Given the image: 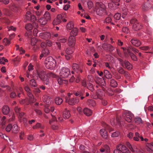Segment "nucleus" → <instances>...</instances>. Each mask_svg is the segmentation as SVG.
Instances as JSON below:
<instances>
[{"mask_svg": "<svg viewBox=\"0 0 153 153\" xmlns=\"http://www.w3.org/2000/svg\"><path fill=\"white\" fill-rule=\"evenodd\" d=\"M59 85H62V83H67L65 80L61 78H59L57 79Z\"/></svg>", "mask_w": 153, "mask_h": 153, "instance_id": "58836bf2", "label": "nucleus"}, {"mask_svg": "<svg viewBox=\"0 0 153 153\" xmlns=\"http://www.w3.org/2000/svg\"><path fill=\"white\" fill-rule=\"evenodd\" d=\"M27 95L29 97V101L30 102L33 103L36 100L34 98V96L30 92H27Z\"/></svg>", "mask_w": 153, "mask_h": 153, "instance_id": "5701e85b", "label": "nucleus"}, {"mask_svg": "<svg viewBox=\"0 0 153 153\" xmlns=\"http://www.w3.org/2000/svg\"><path fill=\"white\" fill-rule=\"evenodd\" d=\"M78 29L76 28H74L71 30L70 34L71 35L74 36L75 37V36H76L77 35L78 33Z\"/></svg>", "mask_w": 153, "mask_h": 153, "instance_id": "b1692460", "label": "nucleus"}, {"mask_svg": "<svg viewBox=\"0 0 153 153\" xmlns=\"http://www.w3.org/2000/svg\"><path fill=\"white\" fill-rule=\"evenodd\" d=\"M67 41V39L65 38L62 37L61 38H58V42L59 43L64 44Z\"/></svg>", "mask_w": 153, "mask_h": 153, "instance_id": "c9c22d12", "label": "nucleus"}, {"mask_svg": "<svg viewBox=\"0 0 153 153\" xmlns=\"http://www.w3.org/2000/svg\"><path fill=\"white\" fill-rule=\"evenodd\" d=\"M110 86L113 88L117 87V82L114 79H112L110 80Z\"/></svg>", "mask_w": 153, "mask_h": 153, "instance_id": "a878e982", "label": "nucleus"}, {"mask_svg": "<svg viewBox=\"0 0 153 153\" xmlns=\"http://www.w3.org/2000/svg\"><path fill=\"white\" fill-rule=\"evenodd\" d=\"M38 128H39L41 129H43L44 128V126L42 125L40 123H38L33 127V129H36Z\"/></svg>", "mask_w": 153, "mask_h": 153, "instance_id": "473e14b6", "label": "nucleus"}, {"mask_svg": "<svg viewBox=\"0 0 153 153\" xmlns=\"http://www.w3.org/2000/svg\"><path fill=\"white\" fill-rule=\"evenodd\" d=\"M148 4H145L142 6V9L143 11H145L148 10L149 8H151L150 6H148Z\"/></svg>", "mask_w": 153, "mask_h": 153, "instance_id": "72a5a7b5", "label": "nucleus"}, {"mask_svg": "<svg viewBox=\"0 0 153 153\" xmlns=\"http://www.w3.org/2000/svg\"><path fill=\"white\" fill-rule=\"evenodd\" d=\"M123 74L126 78L128 79H130V75L127 72L125 71Z\"/></svg>", "mask_w": 153, "mask_h": 153, "instance_id": "0e129e2a", "label": "nucleus"}, {"mask_svg": "<svg viewBox=\"0 0 153 153\" xmlns=\"http://www.w3.org/2000/svg\"><path fill=\"white\" fill-rule=\"evenodd\" d=\"M52 123L51 121H49V123L51 125L52 128L53 130L57 129L59 128L58 126L56 125H55L54 123L52 124Z\"/></svg>", "mask_w": 153, "mask_h": 153, "instance_id": "f704fd0d", "label": "nucleus"}, {"mask_svg": "<svg viewBox=\"0 0 153 153\" xmlns=\"http://www.w3.org/2000/svg\"><path fill=\"white\" fill-rule=\"evenodd\" d=\"M105 22L106 23L110 24L112 25H114V23L112 22L111 18L109 17L106 18L105 20Z\"/></svg>", "mask_w": 153, "mask_h": 153, "instance_id": "2f4dec72", "label": "nucleus"}, {"mask_svg": "<svg viewBox=\"0 0 153 153\" xmlns=\"http://www.w3.org/2000/svg\"><path fill=\"white\" fill-rule=\"evenodd\" d=\"M83 113L85 115L87 116H90L92 113V111L87 108H85L83 109Z\"/></svg>", "mask_w": 153, "mask_h": 153, "instance_id": "aec40b11", "label": "nucleus"}, {"mask_svg": "<svg viewBox=\"0 0 153 153\" xmlns=\"http://www.w3.org/2000/svg\"><path fill=\"white\" fill-rule=\"evenodd\" d=\"M120 64L124 68H126L129 70L132 68V65L128 61L124 60L120 58H118Z\"/></svg>", "mask_w": 153, "mask_h": 153, "instance_id": "20e7f679", "label": "nucleus"}, {"mask_svg": "<svg viewBox=\"0 0 153 153\" xmlns=\"http://www.w3.org/2000/svg\"><path fill=\"white\" fill-rule=\"evenodd\" d=\"M130 42L133 45L137 47L140 46L141 44V42L135 38H132L130 41Z\"/></svg>", "mask_w": 153, "mask_h": 153, "instance_id": "6e6552de", "label": "nucleus"}, {"mask_svg": "<svg viewBox=\"0 0 153 153\" xmlns=\"http://www.w3.org/2000/svg\"><path fill=\"white\" fill-rule=\"evenodd\" d=\"M39 36L42 39H46L50 37V34L48 32L42 33L40 34Z\"/></svg>", "mask_w": 153, "mask_h": 153, "instance_id": "2eb2a0df", "label": "nucleus"}, {"mask_svg": "<svg viewBox=\"0 0 153 153\" xmlns=\"http://www.w3.org/2000/svg\"><path fill=\"white\" fill-rule=\"evenodd\" d=\"M85 93L84 90L78 91L74 93L75 95L76 96H83Z\"/></svg>", "mask_w": 153, "mask_h": 153, "instance_id": "c756f323", "label": "nucleus"}, {"mask_svg": "<svg viewBox=\"0 0 153 153\" xmlns=\"http://www.w3.org/2000/svg\"><path fill=\"white\" fill-rule=\"evenodd\" d=\"M56 45L57 46V47L59 49V52L61 53V54L62 56L64 55L63 51L64 50V49H63V48L64 47V44L58 42L56 43Z\"/></svg>", "mask_w": 153, "mask_h": 153, "instance_id": "4468645a", "label": "nucleus"}, {"mask_svg": "<svg viewBox=\"0 0 153 153\" xmlns=\"http://www.w3.org/2000/svg\"><path fill=\"white\" fill-rule=\"evenodd\" d=\"M131 152L124 145L120 144L116 147V149L114 150V153H131Z\"/></svg>", "mask_w": 153, "mask_h": 153, "instance_id": "f03ea898", "label": "nucleus"}, {"mask_svg": "<svg viewBox=\"0 0 153 153\" xmlns=\"http://www.w3.org/2000/svg\"><path fill=\"white\" fill-rule=\"evenodd\" d=\"M72 68L73 70L76 71L77 73L80 72L82 73V70L81 68H80L79 65L76 63H74L73 64Z\"/></svg>", "mask_w": 153, "mask_h": 153, "instance_id": "dca6fc26", "label": "nucleus"}, {"mask_svg": "<svg viewBox=\"0 0 153 153\" xmlns=\"http://www.w3.org/2000/svg\"><path fill=\"white\" fill-rule=\"evenodd\" d=\"M51 19L49 13L46 11L43 17H41L39 20L38 22L42 26L45 25Z\"/></svg>", "mask_w": 153, "mask_h": 153, "instance_id": "7ed1b4c3", "label": "nucleus"}, {"mask_svg": "<svg viewBox=\"0 0 153 153\" xmlns=\"http://www.w3.org/2000/svg\"><path fill=\"white\" fill-rule=\"evenodd\" d=\"M129 56L132 60L134 61H137V56L133 53H131Z\"/></svg>", "mask_w": 153, "mask_h": 153, "instance_id": "ea45409f", "label": "nucleus"}, {"mask_svg": "<svg viewBox=\"0 0 153 153\" xmlns=\"http://www.w3.org/2000/svg\"><path fill=\"white\" fill-rule=\"evenodd\" d=\"M129 49H130L131 50L133 51L135 53H137L139 52V51L137 49L132 46H129Z\"/></svg>", "mask_w": 153, "mask_h": 153, "instance_id": "49530a36", "label": "nucleus"}, {"mask_svg": "<svg viewBox=\"0 0 153 153\" xmlns=\"http://www.w3.org/2000/svg\"><path fill=\"white\" fill-rule=\"evenodd\" d=\"M46 79H43L42 80L44 81V84L46 85H49V80L48 79V76L47 77Z\"/></svg>", "mask_w": 153, "mask_h": 153, "instance_id": "680f3d73", "label": "nucleus"}, {"mask_svg": "<svg viewBox=\"0 0 153 153\" xmlns=\"http://www.w3.org/2000/svg\"><path fill=\"white\" fill-rule=\"evenodd\" d=\"M102 148L105 151H106L107 152H109V147L107 145H104Z\"/></svg>", "mask_w": 153, "mask_h": 153, "instance_id": "6e6d98bb", "label": "nucleus"}, {"mask_svg": "<svg viewBox=\"0 0 153 153\" xmlns=\"http://www.w3.org/2000/svg\"><path fill=\"white\" fill-rule=\"evenodd\" d=\"M38 40L35 38H33L31 40V45H35L37 43Z\"/></svg>", "mask_w": 153, "mask_h": 153, "instance_id": "a18cd8bd", "label": "nucleus"}, {"mask_svg": "<svg viewBox=\"0 0 153 153\" xmlns=\"http://www.w3.org/2000/svg\"><path fill=\"white\" fill-rule=\"evenodd\" d=\"M88 88L91 92H93L94 90V89L93 88V85L91 83H90L88 85Z\"/></svg>", "mask_w": 153, "mask_h": 153, "instance_id": "5fc2aeb1", "label": "nucleus"}, {"mask_svg": "<svg viewBox=\"0 0 153 153\" xmlns=\"http://www.w3.org/2000/svg\"><path fill=\"white\" fill-rule=\"evenodd\" d=\"M77 110L79 113L80 114H83V109H82V108L80 107H78L77 108Z\"/></svg>", "mask_w": 153, "mask_h": 153, "instance_id": "09e8293b", "label": "nucleus"}, {"mask_svg": "<svg viewBox=\"0 0 153 153\" xmlns=\"http://www.w3.org/2000/svg\"><path fill=\"white\" fill-rule=\"evenodd\" d=\"M55 100L56 104L57 105H60L63 101L62 99L59 97H56Z\"/></svg>", "mask_w": 153, "mask_h": 153, "instance_id": "c85d7f7f", "label": "nucleus"}, {"mask_svg": "<svg viewBox=\"0 0 153 153\" xmlns=\"http://www.w3.org/2000/svg\"><path fill=\"white\" fill-rule=\"evenodd\" d=\"M29 19L31 21H34L36 20V18L35 16L34 15H31L29 17Z\"/></svg>", "mask_w": 153, "mask_h": 153, "instance_id": "13d9d810", "label": "nucleus"}, {"mask_svg": "<svg viewBox=\"0 0 153 153\" xmlns=\"http://www.w3.org/2000/svg\"><path fill=\"white\" fill-rule=\"evenodd\" d=\"M87 104L89 106H94L96 105L94 100L92 99L88 100L87 101Z\"/></svg>", "mask_w": 153, "mask_h": 153, "instance_id": "bb28decb", "label": "nucleus"}, {"mask_svg": "<svg viewBox=\"0 0 153 153\" xmlns=\"http://www.w3.org/2000/svg\"><path fill=\"white\" fill-rule=\"evenodd\" d=\"M2 111L4 115L8 114L10 112V109L8 106L7 105L4 106L2 108Z\"/></svg>", "mask_w": 153, "mask_h": 153, "instance_id": "6ab92c4d", "label": "nucleus"}, {"mask_svg": "<svg viewBox=\"0 0 153 153\" xmlns=\"http://www.w3.org/2000/svg\"><path fill=\"white\" fill-rule=\"evenodd\" d=\"M71 116L68 110L66 109L63 111V117L64 119H67L69 118Z\"/></svg>", "mask_w": 153, "mask_h": 153, "instance_id": "4be33fe9", "label": "nucleus"}, {"mask_svg": "<svg viewBox=\"0 0 153 153\" xmlns=\"http://www.w3.org/2000/svg\"><path fill=\"white\" fill-rule=\"evenodd\" d=\"M5 130L7 132H9L11 130H12V126L11 124L8 125L6 128Z\"/></svg>", "mask_w": 153, "mask_h": 153, "instance_id": "8fccbe9b", "label": "nucleus"}, {"mask_svg": "<svg viewBox=\"0 0 153 153\" xmlns=\"http://www.w3.org/2000/svg\"><path fill=\"white\" fill-rule=\"evenodd\" d=\"M135 137H134L133 138L134 140L135 141H138L139 140V137H140L139 134L138 132H136L135 133Z\"/></svg>", "mask_w": 153, "mask_h": 153, "instance_id": "864d4df0", "label": "nucleus"}, {"mask_svg": "<svg viewBox=\"0 0 153 153\" xmlns=\"http://www.w3.org/2000/svg\"><path fill=\"white\" fill-rule=\"evenodd\" d=\"M130 23L132 25L133 29L135 30H137L142 28V25L139 23L136 19H131Z\"/></svg>", "mask_w": 153, "mask_h": 153, "instance_id": "39448f33", "label": "nucleus"}, {"mask_svg": "<svg viewBox=\"0 0 153 153\" xmlns=\"http://www.w3.org/2000/svg\"><path fill=\"white\" fill-rule=\"evenodd\" d=\"M62 20V16L61 14L57 15L56 18L53 21V25H57L60 24Z\"/></svg>", "mask_w": 153, "mask_h": 153, "instance_id": "ddd939ff", "label": "nucleus"}, {"mask_svg": "<svg viewBox=\"0 0 153 153\" xmlns=\"http://www.w3.org/2000/svg\"><path fill=\"white\" fill-rule=\"evenodd\" d=\"M18 129V127L16 124H15L12 126V130L13 131V132L14 133H16Z\"/></svg>", "mask_w": 153, "mask_h": 153, "instance_id": "4c0bfd02", "label": "nucleus"}, {"mask_svg": "<svg viewBox=\"0 0 153 153\" xmlns=\"http://www.w3.org/2000/svg\"><path fill=\"white\" fill-rule=\"evenodd\" d=\"M37 75L39 78L41 80L46 79L47 75L45 72L43 71H37Z\"/></svg>", "mask_w": 153, "mask_h": 153, "instance_id": "1a4fd4ad", "label": "nucleus"}, {"mask_svg": "<svg viewBox=\"0 0 153 153\" xmlns=\"http://www.w3.org/2000/svg\"><path fill=\"white\" fill-rule=\"evenodd\" d=\"M74 27V24L71 22H69L67 25V27L69 30L71 29Z\"/></svg>", "mask_w": 153, "mask_h": 153, "instance_id": "e433bc0d", "label": "nucleus"}, {"mask_svg": "<svg viewBox=\"0 0 153 153\" xmlns=\"http://www.w3.org/2000/svg\"><path fill=\"white\" fill-rule=\"evenodd\" d=\"M6 117L3 116L2 118H0V126L2 124V125H4L5 123Z\"/></svg>", "mask_w": 153, "mask_h": 153, "instance_id": "37998d69", "label": "nucleus"}, {"mask_svg": "<svg viewBox=\"0 0 153 153\" xmlns=\"http://www.w3.org/2000/svg\"><path fill=\"white\" fill-rule=\"evenodd\" d=\"M97 14L99 16L104 15L106 13V10L105 9V6L100 7L98 8L96 10Z\"/></svg>", "mask_w": 153, "mask_h": 153, "instance_id": "9d476101", "label": "nucleus"}, {"mask_svg": "<svg viewBox=\"0 0 153 153\" xmlns=\"http://www.w3.org/2000/svg\"><path fill=\"white\" fill-rule=\"evenodd\" d=\"M29 83L30 85L36 87L37 86L36 81L34 79H32L30 80Z\"/></svg>", "mask_w": 153, "mask_h": 153, "instance_id": "c03bdc74", "label": "nucleus"}, {"mask_svg": "<svg viewBox=\"0 0 153 153\" xmlns=\"http://www.w3.org/2000/svg\"><path fill=\"white\" fill-rule=\"evenodd\" d=\"M43 101L47 105H48L51 103V100L49 97L45 96L43 98Z\"/></svg>", "mask_w": 153, "mask_h": 153, "instance_id": "393cba45", "label": "nucleus"}, {"mask_svg": "<svg viewBox=\"0 0 153 153\" xmlns=\"http://www.w3.org/2000/svg\"><path fill=\"white\" fill-rule=\"evenodd\" d=\"M45 43L46 44V46H47L49 47H50L52 45V42L50 40H46Z\"/></svg>", "mask_w": 153, "mask_h": 153, "instance_id": "e2e57ef3", "label": "nucleus"}, {"mask_svg": "<svg viewBox=\"0 0 153 153\" xmlns=\"http://www.w3.org/2000/svg\"><path fill=\"white\" fill-rule=\"evenodd\" d=\"M88 7L89 9H91L93 6V2L91 1H89L88 2Z\"/></svg>", "mask_w": 153, "mask_h": 153, "instance_id": "774afa93", "label": "nucleus"}, {"mask_svg": "<svg viewBox=\"0 0 153 153\" xmlns=\"http://www.w3.org/2000/svg\"><path fill=\"white\" fill-rule=\"evenodd\" d=\"M100 133L102 137L105 139H107L108 135L107 132L105 129H102L100 131Z\"/></svg>", "mask_w": 153, "mask_h": 153, "instance_id": "a211bd4d", "label": "nucleus"}, {"mask_svg": "<svg viewBox=\"0 0 153 153\" xmlns=\"http://www.w3.org/2000/svg\"><path fill=\"white\" fill-rule=\"evenodd\" d=\"M68 97H65V102L68 103L69 104L71 105H73L76 104L77 103L79 102V100L78 98H70L69 97V94H68Z\"/></svg>", "mask_w": 153, "mask_h": 153, "instance_id": "423d86ee", "label": "nucleus"}, {"mask_svg": "<svg viewBox=\"0 0 153 153\" xmlns=\"http://www.w3.org/2000/svg\"><path fill=\"white\" fill-rule=\"evenodd\" d=\"M118 72L121 74H123L126 71H125L122 67H120L117 69Z\"/></svg>", "mask_w": 153, "mask_h": 153, "instance_id": "de8ad7c7", "label": "nucleus"}, {"mask_svg": "<svg viewBox=\"0 0 153 153\" xmlns=\"http://www.w3.org/2000/svg\"><path fill=\"white\" fill-rule=\"evenodd\" d=\"M120 134V132L119 131H117L112 133L111 137H117L119 136Z\"/></svg>", "mask_w": 153, "mask_h": 153, "instance_id": "79ce46f5", "label": "nucleus"}, {"mask_svg": "<svg viewBox=\"0 0 153 153\" xmlns=\"http://www.w3.org/2000/svg\"><path fill=\"white\" fill-rule=\"evenodd\" d=\"M45 64L48 69H52L56 66V61L52 57L49 56L46 59Z\"/></svg>", "mask_w": 153, "mask_h": 153, "instance_id": "f257e3e1", "label": "nucleus"}, {"mask_svg": "<svg viewBox=\"0 0 153 153\" xmlns=\"http://www.w3.org/2000/svg\"><path fill=\"white\" fill-rule=\"evenodd\" d=\"M49 50L47 48H45L43 50L41 54L40 55V59H41L44 56H45L50 53Z\"/></svg>", "mask_w": 153, "mask_h": 153, "instance_id": "f3484780", "label": "nucleus"}, {"mask_svg": "<svg viewBox=\"0 0 153 153\" xmlns=\"http://www.w3.org/2000/svg\"><path fill=\"white\" fill-rule=\"evenodd\" d=\"M149 48V47L148 46L141 47L140 48V49L143 51H147Z\"/></svg>", "mask_w": 153, "mask_h": 153, "instance_id": "69168bd1", "label": "nucleus"}, {"mask_svg": "<svg viewBox=\"0 0 153 153\" xmlns=\"http://www.w3.org/2000/svg\"><path fill=\"white\" fill-rule=\"evenodd\" d=\"M21 108H19L18 107H16L15 108V110L16 113L18 115L20 113Z\"/></svg>", "mask_w": 153, "mask_h": 153, "instance_id": "052dcab7", "label": "nucleus"}, {"mask_svg": "<svg viewBox=\"0 0 153 153\" xmlns=\"http://www.w3.org/2000/svg\"><path fill=\"white\" fill-rule=\"evenodd\" d=\"M114 78L117 80H118L121 78V76L118 73H116L114 75Z\"/></svg>", "mask_w": 153, "mask_h": 153, "instance_id": "bf43d9fd", "label": "nucleus"}, {"mask_svg": "<svg viewBox=\"0 0 153 153\" xmlns=\"http://www.w3.org/2000/svg\"><path fill=\"white\" fill-rule=\"evenodd\" d=\"M75 37L72 35H70L68 39V45L69 46L74 47L75 45Z\"/></svg>", "mask_w": 153, "mask_h": 153, "instance_id": "9b49d317", "label": "nucleus"}, {"mask_svg": "<svg viewBox=\"0 0 153 153\" xmlns=\"http://www.w3.org/2000/svg\"><path fill=\"white\" fill-rule=\"evenodd\" d=\"M74 50V48L72 47L67 48L65 50V53L67 55H71L73 53Z\"/></svg>", "mask_w": 153, "mask_h": 153, "instance_id": "412c9836", "label": "nucleus"}, {"mask_svg": "<svg viewBox=\"0 0 153 153\" xmlns=\"http://www.w3.org/2000/svg\"><path fill=\"white\" fill-rule=\"evenodd\" d=\"M60 75L63 78H66L70 74L69 69L63 68L60 70Z\"/></svg>", "mask_w": 153, "mask_h": 153, "instance_id": "0eeeda50", "label": "nucleus"}, {"mask_svg": "<svg viewBox=\"0 0 153 153\" xmlns=\"http://www.w3.org/2000/svg\"><path fill=\"white\" fill-rule=\"evenodd\" d=\"M133 117V114L131 112L126 113L124 116V119L127 122L130 123Z\"/></svg>", "mask_w": 153, "mask_h": 153, "instance_id": "f8f14e48", "label": "nucleus"}, {"mask_svg": "<svg viewBox=\"0 0 153 153\" xmlns=\"http://www.w3.org/2000/svg\"><path fill=\"white\" fill-rule=\"evenodd\" d=\"M33 27V26L31 24H28L26 25L25 26L26 29L28 31L31 30L32 29Z\"/></svg>", "mask_w": 153, "mask_h": 153, "instance_id": "a19ab883", "label": "nucleus"}, {"mask_svg": "<svg viewBox=\"0 0 153 153\" xmlns=\"http://www.w3.org/2000/svg\"><path fill=\"white\" fill-rule=\"evenodd\" d=\"M115 4H114L113 2H110L108 4V7L110 8L111 9L114 7Z\"/></svg>", "mask_w": 153, "mask_h": 153, "instance_id": "338daca9", "label": "nucleus"}, {"mask_svg": "<svg viewBox=\"0 0 153 153\" xmlns=\"http://www.w3.org/2000/svg\"><path fill=\"white\" fill-rule=\"evenodd\" d=\"M130 50V49H129V47H128L127 49L126 48V49L124 50L123 52L126 56H128V55H129L130 53H131Z\"/></svg>", "mask_w": 153, "mask_h": 153, "instance_id": "cd10ccee", "label": "nucleus"}, {"mask_svg": "<svg viewBox=\"0 0 153 153\" xmlns=\"http://www.w3.org/2000/svg\"><path fill=\"white\" fill-rule=\"evenodd\" d=\"M3 42L4 44V45L7 46L10 45V41H9L7 39L4 38L3 40Z\"/></svg>", "mask_w": 153, "mask_h": 153, "instance_id": "3c124183", "label": "nucleus"}, {"mask_svg": "<svg viewBox=\"0 0 153 153\" xmlns=\"http://www.w3.org/2000/svg\"><path fill=\"white\" fill-rule=\"evenodd\" d=\"M120 14L119 13H117L114 16V18L116 20H119L120 18Z\"/></svg>", "mask_w": 153, "mask_h": 153, "instance_id": "603ef678", "label": "nucleus"}, {"mask_svg": "<svg viewBox=\"0 0 153 153\" xmlns=\"http://www.w3.org/2000/svg\"><path fill=\"white\" fill-rule=\"evenodd\" d=\"M9 2V0H0V3L5 5L8 4Z\"/></svg>", "mask_w": 153, "mask_h": 153, "instance_id": "4d7b16f0", "label": "nucleus"}, {"mask_svg": "<svg viewBox=\"0 0 153 153\" xmlns=\"http://www.w3.org/2000/svg\"><path fill=\"white\" fill-rule=\"evenodd\" d=\"M134 121L135 123L138 124L143 123V121L141 118L139 117H137L134 118Z\"/></svg>", "mask_w": 153, "mask_h": 153, "instance_id": "7c9ffc66", "label": "nucleus"}]
</instances>
